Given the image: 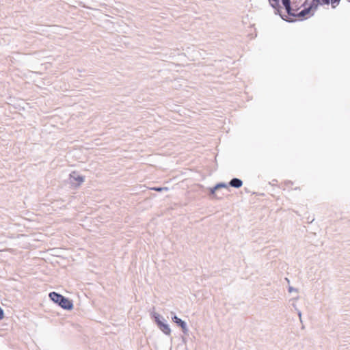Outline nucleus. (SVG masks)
I'll return each mask as SVG.
<instances>
[{
	"instance_id": "f257e3e1",
	"label": "nucleus",
	"mask_w": 350,
	"mask_h": 350,
	"mask_svg": "<svg viewBox=\"0 0 350 350\" xmlns=\"http://www.w3.org/2000/svg\"><path fill=\"white\" fill-rule=\"evenodd\" d=\"M288 14L299 18H307L310 15L311 7L306 6L303 0H282Z\"/></svg>"
},
{
	"instance_id": "f03ea898",
	"label": "nucleus",
	"mask_w": 350,
	"mask_h": 350,
	"mask_svg": "<svg viewBox=\"0 0 350 350\" xmlns=\"http://www.w3.org/2000/svg\"><path fill=\"white\" fill-rule=\"evenodd\" d=\"M49 296L52 301L59 305L64 309L71 310L73 308L72 302L60 294L51 292L49 293Z\"/></svg>"
},
{
	"instance_id": "7ed1b4c3",
	"label": "nucleus",
	"mask_w": 350,
	"mask_h": 350,
	"mask_svg": "<svg viewBox=\"0 0 350 350\" xmlns=\"http://www.w3.org/2000/svg\"><path fill=\"white\" fill-rule=\"evenodd\" d=\"M157 323L160 328V329L166 335H170L171 333V329L168 325L163 323L159 319L156 320Z\"/></svg>"
},
{
	"instance_id": "20e7f679",
	"label": "nucleus",
	"mask_w": 350,
	"mask_h": 350,
	"mask_svg": "<svg viewBox=\"0 0 350 350\" xmlns=\"http://www.w3.org/2000/svg\"><path fill=\"white\" fill-rule=\"evenodd\" d=\"M172 320L176 323H177L179 326H180L184 332L187 330L186 323L183 321H182L180 319L178 318L176 316H174L172 318Z\"/></svg>"
},
{
	"instance_id": "39448f33",
	"label": "nucleus",
	"mask_w": 350,
	"mask_h": 350,
	"mask_svg": "<svg viewBox=\"0 0 350 350\" xmlns=\"http://www.w3.org/2000/svg\"><path fill=\"white\" fill-rule=\"evenodd\" d=\"M230 185L233 187L239 188L242 186L243 183L241 180L238 178H233L230 180Z\"/></svg>"
},
{
	"instance_id": "423d86ee",
	"label": "nucleus",
	"mask_w": 350,
	"mask_h": 350,
	"mask_svg": "<svg viewBox=\"0 0 350 350\" xmlns=\"http://www.w3.org/2000/svg\"><path fill=\"white\" fill-rule=\"evenodd\" d=\"M322 1L325 4H330L332 8H335L339 5L340 0H322Z\"/></svg>"
},
{
	"instance_id": "0eeeda50",
	"label": "nucleus",
	"mask_w": 350,
	"mask_h": 350,
	"mask_svg": "<svg viewBox=\"0 0 350 350\" xmlns=\"http://www.w3.org/2000/svg\"><path fill=\"white\" fill-rule=\"evenodd\" d=\"M279 1L280 0H269L271 5L274 8L279 5Z\"/></svg>"
},
{
	"instance_id": "6e6552de",
	"label": "nucleus",
	"mask_w": 350,
	"mask_h": 350,
	"mask_svg": "<svg viewBox=\"0 0 350 350\" xmlns=\"http://www.w3.org/2000/svg\"><path fill=\"white\" fill-rule=\"evenodd\" d=\"M150 189L157 191H161L163 190H167V187H152Z\"/></svg>"
},
{
	"instance_id": "1a4fd4ad",
	"label": "nucleus",
	"mask_w": 350,
	"mask_h": 350,
	"mask_svg": "<svg viewBox=\"0 0 350 350\" xmlns=\"http://www.w3.org/2000/svg\"><path fill=\"white\" fill-rule=\"evenodd\" d=\"M220 187H227V186H226L225 184H218V185H217L215 187V188H214V189H213V192H214V191H215V190H216V189H219V188H220Z\"/></svg>"
},
{
	"instance_id": "9d476101",
	"label": "nucleus",
	"mask_w": 350,
	"mask_h": 350,
	"mask_svg": "<svg viewBox=\"0 0 350 350\" xmlns=\"http://www.w3.org/2000/svg\"><path fill=\"white\" fill-rule=\"evenodd\" d=\"M76 180H77L79 183L83 182V178L82 176H77V178H75Z\"/></svg>"
},
{
	"instance_id": "9b49d317",
	"label": "nucleus",
	"mask_w": 350,
	"mask_h": 350,
	"mask_svg": "<svg viewBox=\"0 0 350 350\" xmlns=\"http://www.w3.org/2000/svg\"><path fill=\"white\" fill-rule=\"evenodd\" d=\"M4 317V312L2 308L0 307V320L3 319Z\"/></svg>"
},
{
	"instance_id": "f8f14e48",
	"label": "nucleus",
	"mask_w": 350,
	"mask_h": 350,
	"mask_svg": "<svg viewBox=\"0 0 350 350\" xmlns=\"http://www.w3.org/2000/svg\"><path fill=\"white\" fill-rule=\"evenodd\" d=\"M350 2V0H348Z\"/></svg>"
}]
</instances>
